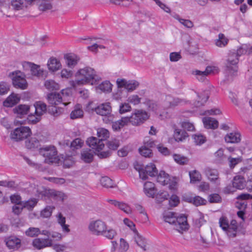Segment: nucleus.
<instances>
[{
  "instance_id": "f257e3e1",
  "label": "nucleus",
  "mask_w": 252,
  "mask_h": 252,
  "mask_svg": "<svg viewBox=\"0 0 252 252\" xmlns=\"http://www.w3.org/2000/svg\"><path fill=\"white\" fill-rule=\"evenodd\" d=\"M76 79L70 81L73 88L89 83L92 85L96 83L101 78L96 74L94 69L90 67L80 69L75 74Z\"/></svg>"
},
{
  "instance_id": "f03ea898",
  "label": "nucleus",
  "mask_w": 252,
  "mask_h": 252,
  "mask_svg": "<svg viewBox=\"0 0 252 252\" xmlns=\"http://www.w3.org/2000/svg\"><path fill=\"white\" fill-rule=\"evenodd\" d=\"M34 193L38 197L47 195L49 197L58 200L63 201L66 198V195L62 191L54 189H46L43 187L34 188L33 190Z\"/></svg>"
},
{
  "instance_id": "7ed1b4c3",
  "label": "nucleus",
  "mask_w": 252,
  "mask_h": 252,
  "mask_svg": "<svg viewBox=\"0 0 252 252\" xmlns=\"http://www.w3.org/2000/svg\"><path fill=\"white\" fill-rule=\"evenodd\" d=\"M39 153L45 158V162L50 164L58 160L57 151L54 146L50 145L39 149Z\"/></svg>"
},
{
  "instance_id": "20e7f679",
  "label": "nucleus",
  "mask_w": 252,
  "mask_h": 252,
  "mask_svg": "<svg viewBox=\"0 0 252 252\" xmlns=\"http://www.w3.org/2000/svg\"><path fill=\"white\" fill-rule=\"evenodd\" d=\"M94 110L97 114L106 117L103 119L106 123L112 122L113 120L114 116L111 114L112 107L110 102L101 103L95 107Z\"/></svg>"
},
{
  "instance_id": "39448f33",
  "label": "nucleus",
  "mask_w": 252,
  "mask_h": 252,
  "mask_svg": "<svg viewBox=\"0 0 252 252\" xmlns=\"http://www.w3.org/2000/svg\"><path fill=\"white\" fill-rule=\"evenodd\" d=\"M47 100L48 102L52 105H61L62 106L59 107L63 108L70 103L68 101V99H66V96L64 95V93L63 92L62 94L51 93L47 95Z\"/></svg>"
},
{
  "instance_id": "423d86ee",
  "label": "nucleus",
  "mask_w": 252,
  "mask_h": 252,
  "mask_svg": "<svg viewBox=\"0 0 252 252\" xmlns=\"http://www.w3.org/2000/svg\"><path fill=\"white\" fill-rule=\"evenodd\" d=\"M31 134V130L29 127L21 126L12 130L10 136L11 139L18 142L27 138Z\"/></svg>"
},
{
  "instance_id": "0eeeda50",
  "label": "nucleus",
  "mask_w": 252,
  "mask_h": 252,
  "mask_svg": "<svg viewBox=\"0 0 252 252\" xmlns=\"http://www.w3.org/2000/svg\"><path fill=\"white\" fill-rule=\"evenodd\" d=\"M238 62L239 58L237 57V54H235V52H230L225 63L226 70L228 73L233 76L236 75L238 71L237 64Z\"/></svg>"
},
{
  "instance_id": "6e6552de",
  "label": "nucleus",
  "mask_w": 252,
  "mask_h": 252,
  "mask_svg": "<svg viewBox=\"0 0 252 252\" xmlns=\"http://www.w3.org/2000/svg\"><path fill=\"white\" fill-rule=\"evenodd\" d=\"M128 123H131L133 126H138L142 124L148 119L147 113L142 110H135L130 117H128Z\"/></svg>"
},
{
  "instance_id": "1a4fd4ad",
  "label": "nucleus",
  "mask_w": 252,
  "mask_h": 252,
  "mask_svg": "<svg viewBox=\"0 0 252 252\" xmlns=\"http://www.w3.org/2000/svg\"><path fill=\"white\" fill-rule=\"evenodd\" d=\"M106 223L101 219L93 220L90 222L88 229L94 235L100 236L104 229L106 228Z\"/></svg>"
},
{
  "instance_id": "9d476101",
  "label": "nucleus",
  "mask_w": 252,
  "mask_h": 252,
  "mask_svg": "<svg viewBox=\"0 0 252 252\" xmlns=\"http://www.w3.org/2000/svg\"><path fill=\"white\" fill-rule=\"evenodd\" d=\"M12 75V84L17 89L25 90L28 87V83L25 78L24 75L20 71H15L10 73V76Z\"/></svg>"
},
{
  "instance_id": "9b49d317",
  "label": "nucleus",
  "mask_w": 252,
  "mask_h": 252,
  "mask_svg": "<svg viewBox=\"0 0 252 252\" xmlns=\"http://www.w3.org/2000/svg\"><path fill=\"white\" fill-rule=\"evenodd\" d=\"M139 172V176L142 180H146L148 176L154 177L158 175V170L155 164L150 163L144 168H137Z\"/></svg>"
},
{
  "instance_id": "f8f14e48",
  "label": "nucleus",
  "mask_w": 252,
  "mask_h": 252,
  "mask_svg": "<svg viewBox=\"0 0 252 252\" xmlns=\"http://www.w3.org/2000/svg\"><path fill=\"white\" fill-rule=\"evenodd\" d=\"M185 101L183 99L175 97L171 95H166L162 102L163 107L166 109L173 108L176 106L184 103Z\"/></svg>"
},
{
  "instance_id": "ddd939ff",
  "label": "nucleus",
  "mask_w": 252,
  "mask_h": 252,
  "mask_svg": "<svg viewBox=\"0 0 252 252\" xmlns=\"http://www.w3.org/2000/svg\"><path fill=\"white\" fill-rule=\"evenodd\" d=\"M23 66L30 67L31 74L33 76L42 79H44L46 77L47 72L41 69L39 65L29 62H26Z\"/></svg>"
},
{
  "instance_id": "4468645a",
  "label": "nucleus",
  "mask_w": 252,
  "mask_h": 252,
  "mask_svg": "<svg viewBox=\"0 0 252 252\" xmlns=\"http://www.w3.org/2000/svg\"><path fill=\"white\" fill-rule=\"evenodd\" d=\"M116 82L118 88H125L128 92L135 90L139 85V83L136 80L126 81L124 79H118Z\"/></svg>"
},
{
  "instance_id": "2eb2a0df",
  "label": "nucleus",
  "mask_w": 252,
  "mask_h": 252,
  "mask_svg": "<svg viewBox=\"0 0 252 252\" xmlns=\"http://www.w3.org/2000/svg\"><path fill=\"white\" fill-rule=\"evenodd\" d=\"M32 245L34 248L38 250H41L45 248L52 247L53 246V240L50 238H37L33 239Z\"/></svg>"
},
{
  "instance_id": "dca6fc26",
  "label": "nucleus",
  "mask_w": 252,
  "mask_h": 252,
  "mask_svg": "<svg viewBox=\"0 0 252 252\" xmlns=\"http://www.w3.org/2000/svg\"><path fill=\"white\" fill-rule=\"evenodd\" d=\"M212 72V67L208 66L204 71H200L198 69H193L190 71V74L195 77L199 82H203L206 79V77Z\"/></svg>"
},
{
  "instance_id": "f3484780",
  "label": "nucleus",
  "mask_w": 252,
  "mask_h": 252,
  "mask_svg": "<svg viewBox=\"0 0 252 252\" xmlns=\"http://www.w3.org/2000/svg\"><path fill=\"white\" fill-rule=\"evenodd\" d=\"M205 173L211 182L217 185H220L219 174L217 169L207 167L205 169Z\"/></svg>"
},
{
  "instance_id": "a211bd4d",
  "label": "nucleus",
  "mask_w": 252,
  "mask_h": 252,
  "mask_svg": "<svg viewBox=\"0 0 252 252\" xmlns=\"http://www.w3.org/2000/svg\"><path fill=\"white\" fill-rule=\"evenodd\" d=\"M86 143L90 147L97 152L102 150L104 147L103 142L95 137H91L88 138Z\"/></svg>"
},
{
  "instance_id": "6ab92c4d",
  "label": "nucleus",
  "mask_w": 252,
  "mask_h": 252,
  "mask_svg": "<svg viewBox=\"0 0 252 252\" xmlns=\"http://www.w3.org/2000/svg\"><path fill=\"white\" fill-rule=\"evenodd\" d=\"M175 228L178 230L179 232L180 230H186L188 229L189 225L187 222V217L183 215L177 218L176 220V223H175Z\"/></svg>"
},
{
  "instance_id": "aec40b11",
  "label": "nucleus",
  "mask_w": 252,
  "mask_h": 252,
  "mask_svg": "<svg viewBox=\"0 0 252 252\" xmlns=\"http://www.w3.org/2000/svg\"><path fill=\"white\" fill-rule=\"evenodd\" d=\"M47 67L51 72H55L59 70L61 67V63L57 58L55 57H51L47 63Z\"/></svg>"
},
{
  "instance_id": "412c9836",
  "label": "nucleus",
  "mask_w": 252,
  "mask_h": 252,
  "mask_svg": "<svg viewBox=\"0 0 252 252\" xmlns=\"http://www.w3.org/2000/svg\"><path fill=\"white\" fill-rule=\"evenodd\" d=\"M251 195L248 193H242L237 197V199H241L240 201L236 203V207L240 210L246 209L247 207V202L246 200L250 198Z\"/></svg>"
},
{
  "instance_id": "4be33fe9",
  "label": "nucleus",
  "mask_w": 252,
  "mask_h": 252,
  "mask_svg": "<svg viewBox=\"0 0 252 252\" xmlns=\"http://www.w3.org/2000/svg\"><path fill=\"white\" fill-rule=\"evenodd\" d=\"M6 245L9 249H18L21 246V240L15 236H10L7 238Z\"/></svg>"
},
{
  "instance_id": "5701e85b",
  "label": "nucleus",
  "mask_w": 252,
  "mask_h": 252,
  "mask_svg": "<svg viewBox=\"0 0 252 252\" xmlns=\"http://www.w3.org/2000/svg\"><path fill=\"white\" fill-rule=\"evenodd\" d=\"M128 117H122L121 119L112 122V128L114 131H120L124 126L128 124Z\"/></svg>"
},
{
  "instance_id": "b1692460",
  "label": "nucleus",
  "mask_w": 252,
  "mask_h": 252,
  "mask_svg": "<svg viewBox=\"0 0 252 252\" xmlns=\"http://www.w3.org/2000/svg\"><path fill=\"white\" fill-rule=\"evenodd\" d=\"M67 65L70 68H73L77 63L79 58L74 54H68L64 57Z\"/></svg>"
},
{
  "instance_id": "393cba45",
  "label": "nucleus",
  "mask_w": 252,
  "mask_h": 252,
  "mask_svg": "<svg viewBox=\"0 0 252 252\" xmlns=\"http://www.w3.org/2000/svg\"><path fill=\"white\" fill-rule=\"evenodd\" d=\"M145 193L149 197H154L156 193L155 184L151 182H147L144 185Z\"/></svg>"
},
{
  "instance_id": "a878e982",
  "label": "nucleus",
  "mask_w": 252,
  "mask_h": 252,
  "mask_svg": "<svg viewBox=\"0 0 252 252\" xmlns=\"http://www.w3.org/2000/svg\"><path fill=\"white\" fill-rule=\"evenodd\" d=\"M204 125L207 128L215 129L218 127L219 122L211 117H205L202 119Z\"/></svg>"
},
{
  "instance_id": "bb28decb",
  "label": "nucleus",
  "mask_w": 252,
  "mask_h": 252,
  "mask_svg": "<svg viewBox=\"0 0 252 252\" xmlns=\"http://www.w3.org/2000/svg\"><path fill=\"white\" fill-rule=\"evenodd\" d=\"M20 101L17 94H12L3 102V105L7 107H12Z\"/></svg>"
},
{
  "instance_id": "cd10ccee",
  "label": "nucleus",
  "mask_w": 252,
  "mask_h": 252,
  "mask_svg": "<svg viewBox=\"0 0 252 252\" xmlns=\"http://www.w3.org/2000/svg\"><path fill=\"white\" fill-rule=\"evenodd\" d=\"M185 200L189 203H191L196 206L205 205L207 203L206 200L199 196H195L194 197H187Z\"/></svg>"
},
{
  "instance_id": "c85d7f7f",
  "label": "nucleus",
  "mask_w": 252,
  "mask_h": 252,
  "mask_svg": "<svg viewBox=\"0 0 252 252\" xmlns=\"http://www.w3.org/2000/svg\"><path fill=\"white\" fill-rule=\"evenodd\" d=\"M34 107L35 108V114L41 116L47 111V106L45 103L41 101H38L34 104Z\"/></svg>"
},
{
  "instance_id": "c756f323",
  "label": "nucleus",
  "mask_w": 252,
  "mask_h": 252,
  "mask_svg": "<svg viewBox=\"0 0 252 252\" xmlns=\"http://www.w3.org/2000/svg\"><path fill=\"white\" fill-rule=\"evenodd\" d=\"M232 185L235 189H242L246 186V181L243 177L236 176L233 179Z\"/></svg>"
},
{
  "instance_id": "7c9ffc66",
  "label": "nucleus",
  "mask_w": 252,
  "mask_h": 252,
  "mask_svg": "<svg viewBox=\"0 0 252 252\" xmlns=\"http://www.w3.org/2000/svg\"><path fill=\"white\" fill-rule=\"evenodd\" d=\"M84 115V112L82 108V106L79 104H76L74 108V110L71 112L70 117L71 119H76L81 118Z\"/></svg>"
},
{
  "instance_id": "2f4dec72",
  "label": "nucleus",
  "mask_w": 252,
  "mask_h": 252,
  "mask_svg": "<svg viewBox=\"0 0 252 252\" xmlns=\"http://www.w3.org/2000/svg\"><path fill=\"white\" fill-rule=\"evenodd\" d=\"M117 235L116 230L112 228H108L107 225L100 236H102L109 240H113Z\"/></svg>"
},
{
  "instance_id": "473e14b6",
  "label": "nucleus",
  "mask_w": 252,
  "mask_h": 252,
  "mask_svg": "<svg viewBox=\"0 0 252 252\" xmlns=\"http://www.w3.org/2000/svg\"><path fill=\"white\" fill-rule=\"evenodd\" d=\"M25 146L29 149L33 150L39 147L40 142L36 137H31L26 141Z\"/></svg>"
},
{
  "instance_id": "72a5a7b5",
  "label": "nucleus",
  "mask_w": 252,
  "mask_h": 252,
  "mask_svg": "<svg viewBox=\"0 0 252 252\" xmlns=\"http://www.w3.org/2000/svg\"><path fill=\"white\" fill-rule=\"evenodd\" d=\"M197 99L194 103V105L197 107L203 105L209 98L208 94L206 93V92L200 94H197Z\"/></svg>"
},
{
  "instance_id": "f704fd0d",
  "label": "nucleus",
  "mask_w": 252,
  "mask_h": 252,
  "mask_svg": "<svg viewBox=\"0 0 252 252\" xmlns=\"http://www.w3.org/2000/svg\"><path fill=\"white\" fill-rule=\"evenodd\" d=\"M238 225L236 220H232L230 223L229 224V227L227 229L226 231L229 236L234 237L236 236Z\"/></svg>"
},
{
  "instance_id": "c9c22d12",
  "label": "nucleus",
  "mask_w": 252,
  "mask_h": 252,
  "mask_svg": "<svg viewBox=\"0 0 252 252\" xmlns=\"http://www.w3.org/2000/svg\"><path fill=\"white\" fill-rule=\"evenodd\" d=\"M225 140L227 143H238L241 140L240 134L239 133H230L225 136Z\"/></svg>"
},
{
  "instance_id": "e433bc0d",
  "label": "nucleus",
  "mask_w": 252,
  "mask_h": 252,
  "mask_svg": "<svg viewBox=\"0 0 252 252\" xmlns=\"http://www.w3.org/2000/svg\"><path fill=\"white\" fill-rule=\"evenodd\" d=\"M174 136L176 141H182L189 136L187 132L185 130L175 129Z\"/></svg>"
},
{
  "instance_id": "4c0bfd02",
  "label": "nucleus",
  "mask_w": 252,
  "mask_h": 252,
  "mask_svg": "<svg viewBox=\"0 0 252 252\" xmlns=\"http://www.w3.org/2000/svg\"><path fill=\"white\" fill-rule=\"evenodd\" d=\"M163 219L165 222L173 224H175L177 220L175 213L171 212H165L163 213Z\"/></svg>"
},
{
  "instance_id": "58836bf2",
  "label": "nucleus",
  "mask_w": 252,
  "mask_h": 252,
  "mask_svg": "<svg viewBox=\"0 0 252 252\" xmlns=\"http://www.w3.org/2000/svg\"><path fill=\"white\" fill-rule=\"evenodd\" d=\"M157 182L161 185H167L169 182V176L164 171H161L159 174L157 175Z\"/></svg>"
},
{
  "instance_id": "ea45409f",
  "label": "nucleus",
  "mask_w": 252,
  "mask_h": 252,
  "mask_svg": "<svg viewBox=\"0 0 252 252\" xmlns=\"http://www.w3.org/2000/svg\"><path fill=\"white\" fill-rule=\"evenodd\" d=\"M173 158L174 160L180 165L187 164L189 161V158L188 157L180 154H174Z\"/></svg>"
},
{
  "instance_id": "a19ab883",
  "label": "nucleus",
  "mask_w": 252,
  "mask_h": 252,
  "mask_svg": "<svg viewBox=\"0 0 252 252\" xmlns=\"http://www.w3.org/2000/svg\"><path fill=\"white\" fill-rule=\"evenodd\" d=\"M94 155L91 150H84L81 153V159L86 163H91L93 161Z\"/></svg>"
},
{
  "instance_id": "79ce46f5",
  "label": "nucleus",
  "mask_w": 252,
  "mask_h": 252,
  "mask_svg": "<svg viewBox=\"0 0 252 252\" xmlns=\"http://www.w3.org/2000/svg\"><path fill=\"white\" fill-rule=\"evenodd\" d=\"M97 135L98 139L103 142V141L106 140L109 137V132L105 128H99L97 129Z\"/></svg>"
},
{
  "instance_id": "37998d69",
  "label": "nucleus",
  "mask_w": 252,
  "mask_h": 252,
  "mask_svg": "<svg viewBox=\"0 0 252 252\" xmlns=\"http://www.w3.org/2000/svg\"><path fill=\"white\" fill-rule=\"evenodd\" d=\"M25 234L27 236L35 237L40 234V230L37 227H31L26 231Z\"/></svg>"
},
{
  "instance_id": "c03bdc74",
  "label": "nucleus",
  "mask_w": 252,
  "mask_h": 252,
  "mask_svg": "<svg viewBox=\"0 0 252 252\" xmlns=\"http://www.w3.org/2000/svg\"><path fill=\"white\" fill-rule=\"evenodd\" d=\"M66 144L67 146H69L72 148L78 149L82 147L83 144V141L80 138H77L70 143L68 141Z\"/></svg>"
},
{
  "instance_id": "a18cd8bd",
  "label": "nucleus",
  "mask_w": 252,
  "mask_h": 252,
  "mask_svg": "<svg viewBox=\"0 0 252 252\" xmlns=\"http://www.w3.org/2000/svg\"><path fill=\"white\" fill-rule=\"evenodd\" d=\"M101 185L106 188H113L114 187V184L113 181L108 177H103L100 180Z\"/></svg>"
},
{
  "instance_id": "49530a36",
  "label": "nucleus",
  "mask_w": 252,
  "mask_h": 252,
  "mask_svg": "<svg viewBox=\"0 0 252 252\" xmlns=\"http://www.w3.org/2000/svg\"><path fill=\"white\" fill-rule=\"evenodd\" d=\"M44 86L49 91L57 90L59 89V84L52 80L46 81Z\"/></svg>"
},
{
  "instance_id": "de8ad7c7",
  "label": "nucleus",
  "mask_w": 252,
  "mask_h": 252,
  "mask_svg": "<svg viewBox=\"0 0 252 252\" xmlns=\"http://www.w3.org/2000/svg\"><path fill=\"white\" fill-rule=\"evenodd\" d=\"M30 107L26 105H19L14 109L15 113L20 115H26L29 111Z\"/></svg>"
},
{
  "instance_id": "09e8293b",
  "label": "nucleus",
  "mask_w": 252,
  "mask_h": 252,
  "mask_svg": "<svg viewBox=\"0 0 252 252\" xmlns=\"http://www.w3.org/2000/svg\"><path fill=\"white\" fill-rule=\"evenodd\" d=\"M189 175L190 179V183H195L196 182L200 181L201 179V175L200 173L196 171L193 170L192 172H189Z\"/></svg>"
},
{
  "instance_id": "8fccbe9b",
  "label": "nucleus",
  "mask_w": 252,
  "mask_h": 252,
  "mask_svg": "<svg viewBox=\"0 0 252 252\" xmlns=\"http://www.w3.org/2000/svg\"><path fill=\"white\" fill-rule=\"evenodd\" d=\"M97 88L102 92H110L112 90V85L110 82L106 81L99 84Z\"/></svg>"
},
{
  "instance_id": "3c124183",
  "label": "nucleus",
  "mask_w": 252,
  "mask_h": 252,
  "mask_svg": "<svg viewBox=\"0 0 252 252\" xmlns=\"http://www.w3.org/2000/svg\"><path fill=\"white\" fill-rule=\"evenodd\" d=\"M139 152L142 156L146 158H150L153 156L152 150L144 145L139 149Z\"/></svg>"
},
{
  "instance_id": "603ef678",
  "label": "nucleus",
  "mask_w": 252,
  "mask_h": 252,
  "mask_svg": "<svg viewBox=\"0 0 252 252\" xmlns=\"http://www.w3.org/2000/svg\"><path fill=\"white\" fill-rule=\"evenodd\" d=\"M135 239L137 245L141 248L144 251H146V242L145 239L139 234H137Z\"/></svg>"
},
{
  "instance_id": "864d4df0",
  "label": "nucleus",
  "mask_w": 252,
  "mask_h": 252,
  "mask_svg": "<svg viewBox=\"0 0 252 252\" xmlns=\"http://www.w3.org/2000/svg\"><path fill=\"white\" fill-rule=\"evenodd\" d=\"M228 43V39L225 38L222 33L219 34V39H217L216 44L217 46L222 47L225 46Z\"/></svg>"
},
{
  "instance_id": "5fc2aeb1",
  "label": "nucleus",
  "mask_w": 252,
  "mask_h": 252,
  "mask_svg": "<svg viewBox=\"0 0 252 252\" xmlns=\"http://www.w3.org/2000/svg\"><path fill=\"white\" fill-rule=\"evenodd\" d=\"M54 208V207L50 206H47L42 211H41V216L44 218L50 217L51 216L52 211Z\"/></svg>"
},
{
  "instance_id": "6e6d98bb",
  "label": "nucleus",
  "mask_w": 252,
  "mask_h": 252,
  "mask_svg": "<svg viewBox=\"0 0 252 252\" xmlns=\"http://www.w3.org/2000/svg\"><path fill=\"white\" fill-rule=\"evenodd\" d=\"M106 145L109 149L112 150H116L120 146V141L119 140L114 139L108 141Z\"/></svg>"
},
{
  "instance_id": "4d7b16f0",
  "label": "nucleus",
  "mask_w": 252,
  "mask_h": 252,
  "mask_svg": "<svg viewBox=\"0 0 252 252\" xmlns=\"http://www.w3.org/2000/svg\"><path fill=\"white\" fill-rule=\"evenodd\" d=\"M169 195L167 191H160L156 195V200L158 203L162 202L169 197Z\"/></svg>"
},
{
  "instance_id": "13d9d810",
  "label": "nucleus",
  "mask_w": 252,
  "mask_h": 252,
  "mask_svg": "<svg viewBox=\"0 0 252 252\" xmlns=\"http://www.w3.org/2000/svg\"><path fill=\"white\" fill-rule=\"evenodd\" d=\"M37 201L38 200L35 198L30 199L25 202L24 207L29 210H31L36 205Z\"/></svg>"
},
{
  "instance_id": "bf43d9fd",
  "label": "nucleus",
  "mask_w": 252,
  "mask_h": 252,
  "mask_svg": "<svg viewBox=\"0 0 252 252\" xmlns=\"http://www.w3.org/2000/svg\"><path fill=\"white\" fill-rule=\"evenodd\" d=\"M131 109L130 105L127 103H122L120 105L119 112L120 114H124L126 112H129Z\"/></svg>"
},
{
  "instance_id": "052dcab7",
  "label": "nucleus",
  "mask_w": 252,
  "mask_h": 252,
  "mask_svg": "<svg viewBox=\"0 0 252 252\" xmlns=\"http://www.w3.org/2000/svg\"><path fill=\"white\" fill-rule=\"evenodd\" d=\"M179 202V198L176 195H172L169 200V205L171 207L177 206Z\"/></svg>"
},
{
  "instance_id": "680f3d73",
  "label": "nucleus",
  "mask_w": 252,
  "mask_h": 252,
  "mask_svg": "<svg viewBox=\"0 0 252 252\" xmlns=\"http://www.w3.org/2000/svg\"><path fill=\"white\" fill-rule=\"evenodd\" d=\"M215 157V160L218 162H221L225 158L223 150L222 149L218 150L214 154Z\"/></svg>"
},
{
  "instance_id": "e2e57ef3",
  "label": "nucleus",
  "mask_w": 252,
  "mask_h": 252,
  "mask_svg": "<svg viewBox=\"0 0 252 252\" xmlns=\"http://www.w3.org/2000/svg\"><path fill=\"white\" fill-rule=\"evenodd\" d=\"M9 90V85L4 82L0 83V94L3 95L7 94Z\"/></svg>"
},
{
  "instance_id": "0e129e2a",
  "label": "nucleus",
  "mask_w": 252,
  "mask_h": 252,
  "mask_svg": "<svg viewBox=\"0 0 252 252\" xmlns=\"http://www.w3.org/2000/svg\"><path fill=\"white\" fill-rule=\"evenodd\" d=\"M221 200V198L218 193L212 194L209 196V201L210 203H219Z\"/></svg>"
},
{
  "instance_id": "69168bd1",
  "label": "nucleus",
  "mask_w": 252,
  "mask_h": 252,
  "mask_svg": "<svg viewBox=\"0 0 252 252\" xmlns=\"http://www.w3.org/2000/svg\"><path fill=\"white\" fill-rule=\"evenodd\" d=\"M23 4L22 0H12L11 1V6L14 9L17 10L21 9Z\"/></svg>"
},
{
  "instance_id": "338daca9",
  "label": "nucleus",
  "mask_w": 252,
  "mask_h": 252,
  "mask_svg": "<svg viewBox=\"0 0 252 252\" xmlns=\"http://www.w3.org/2000/svg\"><path fill=\"white\" fill-rule=\"evenodd\" d=\"M220 225L222 229L225 231H226L227 229L229 227V222L228 220L225 217H221L219 220Z\"/></svg>"
},
{
  "instance_id": "774afa93",
  "label": "nucleus",
  "mask_w": 252,
  "mask_h": 252,
  "mask_svg": "<svg viewBox=\"0 0 252 252\" xmlns=\"http://www.w3.org/2000/svg\"><path fill=\"white\" fill-rule=\"evenodd\" d=\"M195 143L197 145H201L206 141V138L202 135H195L193 137Z\"/></svg>"
}]
</instances>
